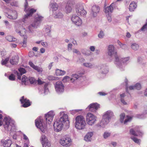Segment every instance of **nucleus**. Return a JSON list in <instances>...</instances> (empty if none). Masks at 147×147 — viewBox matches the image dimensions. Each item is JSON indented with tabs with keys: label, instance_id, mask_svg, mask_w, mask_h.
Listing matches in <instances>:
<instances>
[{
	"label": "nucleus",
	"instance_id": "obj_1",
	"mask_svg": "<svg viewBox=\"0 0 147 147\" xmlns=\"http://www.w3.org/2000/svg\"><path fill=\"white\" fill-rule=\"evenodd\" d=\"M69 123L67 115L63 113L59 119L55 122L53 124L54 129L56 131H59L62 130L63 125L67 126Z\"/></svg>",
	"mask_w": 147,
	"mask_h": 147
},
{
	"label": "nucleus",
	"instance_id": "obj_2",
	"mask_svg": "<svg viewBox=\"0 0 147 147\" xmlns=\"http://www.w3.org/2000/svg\"><path fill=\"white\" fill-rule=\"evenodd\" d=\"M75 127L79 129H83L85 128L86 123L84 117L82 115H78L75 118Z\"/></svg>",
	"mask_w": 147,
	"mask_h": 147
},
{
	"label": "nucleus",
	"instance_id": "obj_3",
	"mask_svg": "<svg viewBox=\"0 0 147 147\" xmlns=\"http://www.w3.org/2000/svg\"><path fill=\"white\" fill-rule=\"evenodd\" d=\"M113 115L112 112L111 111H107L104 115L103 119L100 123V125L102 127L107 124L109 121L110 118Z\"/></svg>",
	"mask_w": 147,
	"mask_h": 147
},
{
	"label": "nucleus",
	"instance_id": "obj_4",
	"mask_svg": "<svg viewBox=\"0 0 147 147\" xmlns=\"http://www.w3.org/2000/svg\"><path fill=\"white\" fill-rule=\"evenodd\" d=\"M25 29L22 28H18L17 29L16 31L19 33L21 36H24L23 41L21 43L20 45L24 47H26V46L27 39V37L25 35Z\"/></svg>",
	"mask_w": 147,
	"mask_h": 147
},
{
	"label": "nucleus",
	"instance_id": "obj_5",
	"mask_svg": "<svg viewBox=\"0 0 147 147\" xmlns=\"http://www.w3.org/2000/svg\"><path fill=\"white\" fill-rule=\"evenodd\" d=\"M108 54L109 55L115 58V61L117 62L119 61V58L117 55V52L114 50V47L112 45H110L108 48Z\"/></svg>",
	"mask_w": 147,
	"mask_h": 147
},
{
	"label": "nucleus",
	"instance_id": "obj_6",
	"mask_svg": "<svg viewBox=\"0 0 147 147\" xmlns=\"http://www.w3.org/2000/svg\"><path fill=\"white\" fill-rule=\"evenodd\" d=\"M59 143L63 146L68 147L71 145L72 141L70 138L65 137L59 140Z\"/></svg>",
	"mask_w": 147,
	"mask_h": 147
},
{
	"label": "nucleus",
	"instance_id": "obj_7",
	"mask_svg": "<svg viewBox=\"0 0 147 147\" xmlns=\"http://www.w3.org/2000/svg\"><path fill=\"white\" fill-rule=\"evenodd\" d=\"M35 124L36 126L39 128L41 131L44 133L47 128V125L43 123L42 120H38L36 121Z\"/></svg>",
	"mask_w": 147,
	"mask_h": 147
},
{
	"label": "nucleus",
	"instance_id": "obj_8",
	"mask_svg": "<svg viewBox=\"0 0 147 147\" xmlns=\"http://www.w3.org/2000/svg\"><path fill=\"white\" fill-rule=\"evenodd\" d=\"M86 121L88 124L92 125L95 122L96 117L91 113H88L86 116Z\"/></svg>",
	"mask_w": 147,
	"mask_h": 147
},
{
	"label": "nucleus",
	"instance_id": "obj_9",
	"mask_svg": "<svg viewBox=\"0 0 147 147\" xmlns=\"http://www.w3.org/2000/svg\"><path fill=\"white\" fill-rule=\"evenodd\" d=\"M40 140L43 147H51V143L45 136L42 135Z\"/></svg>",
	"mask_w": 147,
	"mask_h": 147
},
{
	"label": "nucleus",
	"instance_id": "obj_10",
	"mask_svg": "<svg viewBox=\"0 0 147 147\" xmlns=\"http://www.w3.org/2000/svg\"><path fill=\"white\" fill-rule=\"evenodd\" d=\"M43 17L39 15H37L35 19V22L33 23L32 24L30 25L28 28L30 31H31L33 29L36 28L37 26L38 25V23L37 22L41 21L42 20Z\"/></svg>",
	"mask_w": 147,
	"mask_h": 147
},
{
	"label": "nucleus",
	"instance_id": "obj_11",
	"mask_svg": "<svg viewBox=\"0 0 147 147\" xmlns=\"http://www.w3.org/2000/svg\"><path fill=\"white\" fill-rule=\"evenodd\" d=\"M71 20L73 22L78 26H81L82 24V21L78 16L73 15L71 18Z\"/></svg>",
	"mask_w": 147,
	"mask_h": 147
},
{
	"label": "nucleus",
	"instance_id": "obj_12",
	"mask_svg": "<svg viewBox=\"0 0 147 147\" xmlns=\"http://www.w3.org/2000/svg\"><path fill=\"white\" fill-rule=\"evenodd\" d=\"M3 120L5 121V123L3 124V126L5 129L8 130L9 129H11L12 125V123H11V120L7 118H5Z\"/></svg>",
	"mask_w": 147,
	"mask_h": 147
},
{
	"label": "nucleus",
	"instance_id": "obj_13",
	"mask_svg": "<svg viewBox=\"0 0 147 147\" xmlns=\"http://www.w3.org/2000/svg\"><path fill=\"white\" fill-rule=\"evenodd\" d=\"M99 108V105L97 103H93L90 104L87 108L86 109L92 112H94Z\"/></svg>",
	"mask_w": 147,
	"mask_h": 147
},
{
	"label": "nucleus",
	"instance_id": "obj_14",
	"mask_svg": "<svg viewBox=\"0 0 147 147\" xmlns=\"http://www.w3.org/2000/svg\"><path fill=\"white\" fill-rule=\"evenodd\" d=\"M54 116V113L51 111L49 112L45 115L47 122L48 124H51L52 121Z\"/></svg>",
	"mask_w": 147,
	"mask_h": 147
},
{
	"label": "nucleus",
	"instance_id": "obj_15",
	"mask_svg": "<svg viewBox=\"0 0 147 147\" xmlns=\"http://www.w3.org/2000/svg\"><path fill=\"white\" fill-rule=\"evenodd\" d=\"M76 11L79 15L82 16L86 14V12L84 9L83 7L82 6L77 5Z\"/></svg>",
	"mask_w": 147,
	"mask_h": 147
},
{
	"label": "nucleus",
	"instance_id": "obj_16",
	"mask_svg": "<svg viewBox=\"0 0 147 147\" xmlns=\"http://www.w3.org/2000/svg\"><path fill=\"white\" fill-rule=\"evenodd\" d=\"M20 100L21 103L23 104L22 107H28L31 105L29 100L26 98H25L24 96L22 97Z\"/></svg>",
	"mask_w": 147,
	"mask_h": 147
},
{
	"label": "nucleus",
	"instance_id": "obj_17",
	"mask_svg": "<svg viewBox=\"0 0 147 147\" xmlns=\"http://www.w3.org/2000/svg\"><path fill=\"white\" fill-rule=\"evenodd\" d=\"M55 88L58 92H63L64 90V86L62 83L60 82H57L55 86Z\"/></svg>",
	"mask_w": 147,
	"mask_h": 147
},
{
	"label": "nucleus",
	"instance_id": "obj_18",
	"mask_svg": "<svg viewBox=\"0 0 147 147\" xmlns=\"http://www.w3.org/2000/svg\"><path fill=\"white\" fill-rule=\"evenodd\" d=\"M115 5V4L114 3H112L109 6L104 9L106 15L109 16V14H111L113 10V7Z\"/></svg>",
	"mask_w": 147,
	"mask_h": 147
},
{
	"label": "nucleus",
	"instance_id": "obj_19",
	"mask_svg": "<svg viewBox=\"0 0 147 147\" xmlns=\"http://www.w3.org/2000/svg\"><path fill=\"white\" fill-rule=\"evenodd\" d=\"M28 3H26L25 5V11L27 13V15L28 16L32 15L34 13L36 12V10L33 8H28Z\"/></svg>",
	"mask_w": 147,
	"mask_h": 147
},
{
	"label": "nucleus",
	"instance_id": "obj_20",
	"mask_svg": "<svg viewBox=\"0 0 147 147\" xmlns=\"http://www.w3.org/2000/svg\"><path fill=\"white\" fill-rule=\"evenodd\" d=\"M99 7L96 5L93 6L91 8V14L94 16H96L99 11Z\"/></svg>",
	"mask_w": 147,
	"mask_h": 147
},
{
	"label": "nucleus",
	"instance_id": "obj_21",
	"mask_svg": "<svg viewBox=\"0 0 147 147\" xmlns=\"http://www.w3.org/2000/svg\"><path fill=\"white\" fill-rule=\"evenodd\" d=\"M139 127L136 126L134 128V129H131L130 130V133L131 134H132L135 136H138V134L140 133V131L139 130Z\"/></svg>",
	"mask_w": 147,
	"mask_h": 147
},
{
	"label": "nucleus",
	"instance_id": "obj_22",
	"mask_svg": "<svg viewBox=\"0 0 147 147\" xmlns=\"http://www.w3.org/2000/svg\"><path fill=\"white\" fill-rule=\"evenodd\" d=\"M1 142L4 147H10L11 144V141L10 139L2 140Z\"/></svg>",
	"mask_w": 147,
	"mask_h": 147
},
{
	"label": "nucleus",
	"instance_id": "obj_23",
	"mask_svg": "<svg viewBox=\"0 0 147 147\" xmlns=\"http://www.w3.org/2000/svg\"><path fill=\"white\" fill-rule=\"evenodd\" d=\"M137 7V3L135 2L132 1L129 4V9L130 11H133Z\"/></svg>",
	"mask_w": 147,
	"mask_h": 147
},
{
	"label": "nucleus",
	"instance_id": "obj_24",
	"mask_svg": "<svg viewBox=\"0 0 147 147\" xmlns=\"http://www.w3.org/2000/svg\"><path fill=\"white\" fill-rule=\"evenodd\" d=\"M29 64L31 67L37 71L38 72H41L42 71V68L35 65L32 62H29Z\"/></svg>",
	"mask_w": 147,
	"mask_h": 147
},
{
	"label": "nucleus",
	"instance_id": "obj_25",
	"mask_svg": "<svg viewBox=\"0 0 147 147\" xmlns=\"http://www.w3.org/2000/svg\"><path fill=\"white\" fill-rule=\"evenodd\" d=\"M18 56H16L12 57V58L10 60V63L13 65L17 64L18 61Z\"/></svg>",
	"mask_w": 147,
	"mask_h": 147
},
{
	"label": "nucleus",
	"instance_id": "obj_26",
	"mask_svg": "<svg viewBox=\"0 0 147 147\" xmlns=\"http://www.w3.org/2000/svg\"><path fill=\"white\" fill-rule=\"evenodd\" d=\"M93 135V133L92 132H88L84 137V140L86 141H90L91 138Z\"/></svg>",
	"mask_w": 147,
	"mask_h": 147
},
{
	"label": "nucleus",
	"instance_id": "obj_27",
	"mask_svg": "<svg viewBox=\"0 0 147 147\" xmlns=\"http://www.w3.org/2000/svg\"><path fill=\"white\" fill-rule=\"evenodd\" d=\"M72 4L71 3L67 4L65 9L67 13H69L71 12L72 10Z\"/></svg>",
	"mask_w": 147,
	"mask_h": 147
},
{
	"label": "nucleus",
	"instance_id": "obj_28",
	"mask_svg": "<svg viewBox=\"0 0 147 147\" xmlns=\"http://www.w3.org/2000/svg\"><path fill=\"white\" fill-rule=\"evenodd\" d=\"M65 73V71L61 69H57L56 70L55 74L57 76H61L64 75Z\"/></svg>",
	"mask_w": 147,
	"mask_h": 147
},
{
	"label": "nucleus",
	"instance_id": "obj_29",
	"mask_svg": "<svg viewBox=\"0 0 147 147\" xmlns=\"http://www.w3.org/2000/svg\"><path fill=\"white\" fill-rule=\"evenodd\" d=\"M6 39L9 42L15 41L16 40L15 38H13L12 36H7L6 37Z\"/></svg>",
	"mask_w": 147,
	"mask_h": 147
},
{
	"label": "nucleus",
	"instance_id": "obj_30",
	"mask_svg": "<svg viewBox=\"0 0 147 147\" xmlns=\"http://www.w3.org/2000/svg\"><path fill=\"white\" fill-rule=\"evenodd\" d=\"M28 80V78L25 75H24L22 76V84H25L26 83Z\"/></svg>",
	"mask_w": 147,
	"mask_h": 147
},
{
	"label": "nucleus",
	"instance_id": "obj_31",
	"mask_svg": "<svg viewBox=\"0 0 147 147\" xmlns=\"http://www.w3.org/2000/svg\"><path fill=\"white\" fill-rule=\"evenodd\" d=\"M79 78V76L77 74L73 75V78L70 79L71 82H73L75 80H76Z\"/></svg>",
	"mask_w": 147,
	"mask_h": 147
},
{
	"label": "nucleus",
	"instance_id": "obj_32",
	"mask_svg": "<svg viewBox=\"0 0 147 147\" xmlns=\"http://www.w3.org/2000/svg\"><path fill=\"white\" fill-rule=\"evenodd\" d=\"M8 78L10 80L13 81L15 79V76L13 74H11L9 76Z\"/></svg>",
	"mask_w": 147,
	"mask_h": 147
},
{
	"label": "nucleus",
	"instance_id": "obj_33",
	"mask_svg": "<svg viewBox=\"0 0 147 147\" xmlns=\"http://www.w3.org/2000/svg\"><path fill=\"white\" fill-rule=\"evenodd\" d=\"M131 47L133 49L136 50L138 49L139 46L137 44H134L131 45Z\"/></svg>",
	"mask_w": 147,
	"mask_h": 147
},
{
	"label": "nucleus",
	"instance_id": "obj_34",
	"mask_svg": "<svg viewBox=\"0 0 147 147\" xmlns=\"http://www.w3.org/2000/svg\"><path fill=\"white\" fill-rule=\"evenodd\" d=\"M126 119L124 121V123H126L127 122L131 120L132 117L130 116H126Z\"/></svg>",
	"mask_w": 147,
	"mask_h": 147
},
{
	"label": "nucleus",
	"instance_id": "obj_35",
	"mask_svg": "<svg viewBox=\"0 0 147 147\" xmlns=\"http://www.w3.org/2000/svg\"><path fill=\"white\" fill-rule=\"evenodd\" d=\"M18 70L21 73V76L22 74H24L26 72V70L23 68H20Z\"/></svg>",
	"mask_w": 147,
	"mask_h": 147
},
{
	"label": "nucleus",
	"instance_id": "obj_36",
	"mask_svg": "<svg viewBox=\"0 0 147 147\" xmlns=\"http://www.w3.org/2000/svg\"><path fill=\"white\" fill-rule=\"evenodd\" d=\"M38 85L42 84L45 83V82L42 81L41 78H38V80L36 81Z\"/></svg>",
	"mask_w": 147,
	"mask_h": 147
},
{
	"label": "nucleus",
	"instance_id": "obj_37",
	"mask_svg": "<svg viewBox=\"0 0 147 147\" xmlns=\"http://www.w3.org/2000/svg\"><path fill=\"white\" fill-rule=\"evenodd\" d=\"M135 89L137 90H140L141 88V86L140 84L139 83H137L135 85Z\"/></svg>",
	"mask_w": 147,
	"mask_h": 147
},
{
	"label": "nucleus",
	"instance_id": "obj_38",
	"mask_svg": "<svg viewBox=\"0 0 147 147\" xmlns=\"http://www.w3.org/2000/svg\"><path fill=\"white\" fill-rule=\"evenodd\" d=\"M41 43V44L44 47H46L48 45V44L47 42H41V41H38L36 42V43L38 44H39Z\"/></svg>",
	"mask_w": 147,
	"mask_h": 147
},
{
	"label": "nucleus",
	"instance_id": "obj_39",
	"mask_svg": "<svg viewBox=\"0 0 147 147\" xmlns=\"http://www.w3.org/2000/svg\"><path fill=\"white\" fill-rule=\"evenodd\" d=\"M125 115L124 113H122L120 115V120L121 122L122 123L123 122L124 118L125 117Z\"/></svg>",
	"mask_w": 147,
	"mask_h": 147
},
{
	"label": "nucleus",
	"instance_id": "obj_40",
	"mask_svg": "<svg viewBox=\"0 0 147 147\" xmlns=\"http://www.w3.org/2000/svg\"><path fill=\"white\" fill-rule=\"evenodd\" d=\"M29 80L31 84H34L36 82L35 79L32 77L30 78L29 79Z\"/></svg>",
	"mask_w": 147,
	"mask_h": 147
},
{
	"label": "nucleus",
	"instance_id": "obj_41",
	"mask_svg": "<svg viewBox=\"0 0 147 147\" xmlns=\"http://www.w3.org/2000/svg\"><path fill=\"white\" fill-rule=\"evenodd\" d=\"M124 94H120V97H121V102L124 105L126 104V103L122 99V98L124 96Z\"/></svg>",
	"mask_w": 147,
	"mask_h": 147
},
{
	"label": "nucleus",
	"instance_id": "obj_42",
	"mask_svg": "<svg viewBox=\"0 0 147 147\" xmlns=\"http://www.w3.org/2000/svg\"><path fill=\"white\" fill-rule=\"evenodd\" d=\"M62 80L63 82H66L69 80V76H66L63 78Z\"/></svg>",
	"mask_w": 147,
	"mask_h": 147
},
{
	"label": "nucleus",
	"instance_id": "obj_43",
	"mask_svg": "<svg viewBox=\"0 0 147 147\" xmlns=\"http://www.w3.org/2000/svg\"><path fill=\"white\" fill-rule=\"evenodd\" d=\"M11 16H12V19H15L17 18V14L16 12H14L12 14Z\"/></svg>",
	"mask_w": 147,
	"mask_h": 147
},
{
	"label": "nucleus",
	"instance_id": "obj_44",
	"mask_svg": "<svg viewBox=\"0 0 147 147\" xmlns=\"http://www.w3.org/2000/svg\"><path fill=\"white\" fill-rule=\"evenodd\" d=\"M63 14L61 13H58L55 16V18H61L63 17Z\"/></svg>",
	"mask_w": 147,
	"mask_h": 147
},
{
	"label": "nucleus",
	"instance_id": "obj_45",
	"mask_svg": "<svg viewBox=\"0 0 147 147\" xmlns=\"http://www.w3.org/2000/svg\"><path fill=\"white\" fill-rule=\"evenodd\" d=\"M131 138L134 140V142L137 143H138L140 142V140L137 139L136 138L131 136Z\"/></svg>",
	"mask_w": 147,
	"mask_h": 147
},
{
	"label": "nucleus",
	"instance_id": "obj_46",
	"mask_svg": "<svg viewBox=\"0 0 147 147\" xmlns=\"http://www.w3.org/2000/svg\"><path fill=\"white\" fill-rule=\"evenodd\" d=\"M110 133L107 132H105L104 133L103 136L105 138H107L108 137L110 136Z\"/></svg>",
	"mask_w": 147,
	"mask_h": 147
},
{
	"label": "nucleus",
	"instance_id": "obj_47",
	"mask_svg": "<svg viewBox=\"0 0 147 147\" xmlns=\"http://www.w3.org/2000/svg\"><path fill=\"white\" fill-rule=\"evenodd\" d=\"M8 59L6 58L4 61L2 62V64L3 65H5L8 62Z\"/></svg>",
	"mask_w": 147,
	"mask_h": 147
},
{
	"label": "nucleus",
	"instance_id": "obj_48",
	"mask_svg": "<svg viewBox=\"0 0 147 147\" xmlns=\"http://www.w3.org/2000/svg\"><path fill=\"white\" fill-rule=\"evenodd\" d=\"M141 29L142 30H145L147 29V22L146 24L142 27Z\"/></svg>",
	"mask_w": 147,
	"mask_h": 147
},
{
	"label": "nucleus",
	"instance_id": "obj_49",
	"mask_svg": "<svg viewBox=\"0 0 147 147\" xmlns=\"http://www.w3.org/2000/svg\"><path fill=\"white\" fill-rule=\"evenodd\" d=\"M104 35L103 32L102 31H101L100 32V34L98 35V36L100 38H102Z\"/></svg>",
	"mask_w": 147,
	"mask_h": 147
},
{
	"label": "nucleus",
	"instance_id": "obj_50",
	"mask_svg": "<svg viewBox=\"0 0 147 147\" xmlns=\"http://www.w3.org/2000/svg\"><path fill=\"white\" fill-rule=\"evenodd\" d=\"M128 89H129V90H134L135 89V86H130L129 88H127L126 90L127 91L128 90Z\"/></svg>",
	"mask_w": 147,
	"mask_h": 147
},
{
	"label": "nucleus",
	"instance_id": "obj_51",
	"mask_svg": "<svg viewBox=\"0 0 147 147\" xmlns=\"http://www.w3.org/2000/svg\"><path fill=\"white\" fill-rule=\"evenodd\" d=\"M3 116L1 115H0V126L2 125L3 124Z\"/></svg>",
	"mask_w": 147,
	"mask_h": 147
},
{
	"label": "nucleus",
	"instance_id": "obj_52",
	"mask_svg": "<svg viewBox=\"0 0 147 147\" xmlns=\"http://www.w3.org/2000/svg\"><path fill=\"white\" fill-rule=\"evenodd\" d=\"M57 5L56 3L54 4L53 5H52V7L55 10H56V9H57Z\"/></svg>",
	"mask_w": 147,
	"mask_h": 147
},
{
	"label": "nucleus",
	"instance_id": "obj_53",
	"mask_svg": "<svg viewBox=\"0 0 147 147\" xmlns=\"http://www.w3.org/2000/svg\"><path fill=\"white\" fill-rule=\"evenodd\" d=\"M111 14H109V15H106V16L107 17V19H108V20L109 22H110L111 21Z\"/></svg>",
	"mask_w": 147,
	"mask_h": 147
},
{
	"label": "nucleus",
	"instance_id": "obj_54",
	"mask_svg": "<svg viewBox=\"0 0 147 147\" xmlns=\"http://www.w3.org/2000/svg\"><path fill=\"white\" fill-rule=\"evenodd\" d=\"M83 65L85 66H86L87 67H90V64L88 63H84L83 64Z\"/></svg>",
	"mask_w": 147,
	"mask_h": 147
},
{
	"label": "nucleus",
	"instance_id": "obj_55",
	"mask_svg": "<svg viewBox=\"0 0 147 147\" xmlns=\"http://www.w3.org/2000/svg\"><path fill=\"white\" fill-rule=\"evenodd\" d=\"M40 51L41 53H43L45 52V49L43 48H41L40 49Z\"/></svg>",
	"mask_w": 147,
	"mask_h": 147
},
{
	"label": "nucleus",
	"instance_id": "obj_56",
	"mask_svg": "<svg viewBox=\"0 0 147 147\" xmlns=\"http://www.w3.org/2000/svg\"><path fill=\"white\" fill-rule=\"evenodd\" d=\"M95 48L94 46H91L90 47V50L92 51H94L95 50Z\"/></svg>",
	"mask_w": 147,
	"mask_h": 147
},
{
	"label": "nucleus",
	"instance_id": "obj_57",
	"mask_svg": "<svg viewBox=\"0 0 147 147\" xmlns=\"http://www.w3.org/2000/svg\"><path fill=\"white\" fill-rule=\"evenodd\" d=\"M53 63H50L49 65V66H48V68L49 69H50L53 66L52 65Z\"/></svg>",
	"mask_w": 147,
	"mask_h": 147
},
{
	"label": "nucleus",
	"instance_id": "obj_58",
	"mask_svg": "<svg viewBox=\"0 0 147 147\" xmlns=\"http://www.w3.org/2000/svg\"><path fill=\"white\" fill-rule=\"evenodd\" d=\"M123 59V62H124L125 61H127L129 60V58L128 57L125 58Z\"/></svg>",
	"mask_w": 147,
	"mask_h": 147
},
{
	"label": "nucleus",
	"instance_id": "obj_59",
	"mask_svg": "<svg viewBox=\"0 0 147 147\" xmlns=\"http://www.w3.org/2000/svg\"><path fill=\"white\" fill-rule=\"evenodd\" d=\"M111 144L113 146L115 147L116 146L117 144L116 142H113L111 143Z\"/></svg>",
	"mask_w": 147,
	"mask_h": 147
},
{
	"label": "nucleus",
	"instance_id": "obj_60",
	"mask_svg": "<svg viewBox=\"0 0 147 147\" xmlns=\"http://www.w3.org/2000/svg\"><path fill=\"white\" fill-rule=\"evenodd\" d=\"M126 36L127 37L129 38L130 37L131 35L129 33L127 32Z\"/></svg>",
	"mask_w": 147,
	"mask_h": 147
},
{
	"label": "nucleus",
	"instance_id": "obj_61",
	"mask_svg": "<svg viewBox=\"0 0 147 147\" xmlns=\"http://www.w3.org/2000/svg\"><path fill=\"white\" fill-rule=\"evenodd\" d=\"M38 50V48L37 47H34L33 48V50L35 51H37Z\"/></svg>",
	"mask_w": 147,
	"mask_h": 147
},
{
	"label": "nucleus",
	"instance_id": "obj_62",
	"mask_svg": "<svg viewBox=\"0 0 147 147\" xmlns=\"http://www.w3.org/2000/svg\"><path fill=\"white\" fill-rule=\"evenodd\" d=\"M23 136H24V139L26 140H28V137L25 135H23Z\"/></svg>",
	"mask_w": 147,
	"mask_h": 147
},
{
	"label": "nucleus",
	"instance_id": "obj_63",
	"mask_svg": "<svg viewBox=\"0 0 147 147\" xmlns=\"http://www.w3.org/2000/svg\"><path fill=\"white\" fill-rule=\"evenodd\" d=\"M17 76H18V79H19L20 80L21 77L20 76L19 74L18 73H17Z\"/></svg>",
	"mask_w": 147,
	"mask_h": 147
},
{
	"label": "nucleus",
	"instance_id": "obj_64",
	"mask_svg": "<svg viewBox=\"0 0 147 147\" xmlns=\"http://www.w3.org/2000/svg\"><path fill=\"white\" fill-rule=\"evenodd\" d=\"M11 46L12 47L15 48L16 47L17 45L15 44H12Z\"/></svg>",
	"mask_w": 147,
	"mask_h": 147
}]
</instances>
